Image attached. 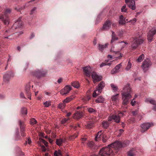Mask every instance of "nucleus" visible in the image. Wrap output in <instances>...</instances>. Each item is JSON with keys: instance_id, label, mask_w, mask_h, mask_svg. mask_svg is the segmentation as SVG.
Listing matches in <instances>:
<instances>
[{"instance_id": "1", "label": "nucleus", "mask_w": 156, "mask_h": 156, "mask_svg": "<svg viewBox=\"0 0 156 156\" xmlns=\"http://www.w3.org/2000/svg\"><path fill=\"white\" fill-rule=\"evenodd\" d=\"M121 94L122 100V107L125 108L129 102V100L132 97L130 93L131 90L130 84H127L123 88Z\"/></svg>"}, {"instance_id": "2", "label": "nucleus", "mask_w": 156, "mask_h": 156, "mask_svg": "<svg viewBox=\"0 0 156 156\" xmlns=\"http://www.w3.org/2000/svg\"><path fill=\"white\" fill-rule=\"evenodd\" d=\"M132 38L133 40L132 42L131 47L133 50H135L138 45L143 43L144 41L140 34H136L134 37H133Z\"/></svg>"}, {"instance_id": "3", "label": "nucleus", "mask_w": 156, "mask_h": 156, "mask_svg": "<svg viewBox=\"0 0 156 156\" xmlns=\"http://www.w3.org/2000/svg\"><path fill=\"white\" fill-rule=\"evenodd\" d=\"M105 86V83H104L101 81L98 84V86L97 88V89L94 91L93 94V97H95L97 94H99L102 92V90Z\"/></svg>"}, {"instance_id": "4", "label": "nucleus", "mask_w": 156, "mask_h": 156, "mask_svg": "<svg viewBox=\"0 0 156 156\" xmlns=\"http://www.w3.org/2000/svg\"><path fill=\"white\" fill-rule=\"evenodd\" d=\"M46 74V72L43 70H37L32 73V75L38 78L44 76Z\"/></svg>"}, {"instance_id": "5", "label": "nucleus", "mask_w": 156, "mask_h": 156, "mask_svg": "<svg viewBox=\"0 0 156 156\" xmlns=\"http://www.w3.org/2000/svg\"><path fill=\"white\" fill-rule=\"evenodd\" d=\"M151 65V61L148 59H145L142 63V68L144 72H146L148 70V69Z\"/></svg>"}, {"instance_id": "6", "label": "nucleus", "mask_w": 156, "mask_h": 156, "mask_svg": "<svg viewBox=\"0 0 156 156\" xmlns=\"http://www.w3.org/2000/svg\"><path fill=\"white\" fill-rule=\"evenodd\" d=\"M13 76V73L11 72H7L3 75V81L6 83H8L10 80V78Z\"/></svg>"}, {"instance_id": "7", "label": "nucleus", "mask_w": 156, "mask_h": 156, "mask_svg": "<svg viewBox=\"0 0 156 156\" xmlns=\"http://www.w3.org/2000/svg\"><path fill=\"white\" fill-rule=\"evenodd\" d=\"M152 123L150 124L149 123H144L142 124L140 126L141 129H140L141 131L142 132H144L146 131L149 128L153 126Z\"/></svg>"}, {"instance_id": "8", "label": "nucleus", "mask_w": 156, "mask_h": 156, "mask_svg": "<svg viewBox=\"0 0 156 156\" xmlns=\"http://www.w3.org/2000/svg\"><path fill=\"white\" fill-rule=\"evenodd\" d=\"M71 90L72 87L70 85H67L61 90L60 93L62 95H66Z\"/></svg>"}, {"instance_id": "9", "label": "nucleus", "mask_w": 156, "mask_h": 156, "mask_svg": "<svg viewBox=\"0 0 156 156\" xmlns=\"http://www.w3.org/2000/svg\"><path fill=\"white\" fill-rule=\"evenodd\" d=\"M126 3L128 7L133 10L136 9L135 1L134 0H125Z\"/></svg>"}, {"instance_id": "10", "label": "nucleus", "mask_w": 156, "mask_h": 156, "mask_svg": "<svg viewBox=\"0 0 156 156\" xmlns=\"http://www.w3.org/2000/svg\"><path fill=\"white\" fill-rule=\"evenodd\" d=\"M91 75L94 83L99 81L101 80V76L98 75L96 73L94 72L92 73Z\"/></svg>"}, {"instance_id": "11", "label": "nucleus", "mask_w": 156, "mask_h": 156, "mask_svg": "<svg viewBox=\"0 0 156 156\" xmlns=\"http://www.w3.org/2000/svg\"><path fill=\"white\" fill-rule=\"evenodd\" d=\"M30 82H29L27 84L25 87V92L27 94L28 98L31 99V94L30 92Z\"/></svg>"}, {"instance_id": "12", "label": "nucleus", "mask_w": 156, "mask_h": 156, "mask_svg": "<svg viewBox=\"0 0 156 156\" xmlns=\"http://www.w3.org/2000/svg\"><path fill=\"white\" fill-rule=\"evenodd\" d=\"M111 23L109 20L106 21L103 25L102 28L100 29L101 31H106L108 30L111 27Z\"/></svg>"}, {"instance_id": "13", "label": "nucleus", "mask_w": 156, "mask_h": 156, "mask_svg": "<svg viewBox=\"0 0 156 156\" xmlns=\"http://www.w3.org/2000/svg\"><path fill=\"white\" fill-rule=\"evenodd\" d=\"M0 19L2 20L5 25L8 26L9 23V19L5 14L4 16L2 15L0 16Z\"/></svg>"}, {"instance_id": "14", "label": "nucleus", "mask_w": 156, "mask_h": 156, "mask_svg": "<svg viewBox=\"0 0 156 156\" xmlns=\"http://www.w3.org/2000/svg\"><path fill=\"white\" fill-rule=\"evenodd\" d=\"M83 69L85 74L88 77H90L91 75V68L89 66L83 67Z\"/></svg>"}, {"instance_id": "15", "label": "nucleus", "mask_w": 156, "mask_h": 156, "mask_svg": "<svg viewBox=\"0 0 156 156\" xmlns=\"http://www.w3.org/2000/svg\"><path fill=\"white\" fill-rule=\"evenodd\" d=\"M156 34V29H154L153 30L150 31L147 35V38L148 41L151 42L152 41L153 38V35Z\"/></svg>"}, {"instance_id": "16", "label": "nucleus", "mask_w": 156, "mask_h": 156, "mask_svg": "<svg viewBox=\"0 0 156 156\" xmlns=\"http://www.w3.org/2000/svg\"><path fill=\"white\" fill-rule=\"evenodd\" d=\"M21 17H20L18 20L14 23L13 26H15L17 25V27H16V28L23 27V23L21 20Z\"/></svg>"}, {"instance_id": "17", "label": "nucleus", "mask_w": 156, "mask_h": 156, "mask_svg": "<svg viewBox=\"0 0 156 156\" xmlns=\"http://www.w3.org/2000/svg\"><path fill=\"white\" fill-rule=\"evenodd\" d=\"M122 66V63H120L117 65L115 68L112 69L111 71V73L112 74H115L119 72V69Z\"/></svg>"}, {"instance_id": "18", "label": "nucleus", "mask_w": 156, "mask_h": 156, "mask_svg": "<svg viewBox=\"0 0 156 156\" xmlns=\"http://www.w3.org/2000/svg\"><path fill=\"white\" fill-rule=\"evenodd\" d=\"M145 102L147 103L149 102L150 103L155 105V106L153 108V110L156 111V101L153 99L147 98L145 100Z\"/></svg>"}, {"instance_id": "19", "label": "nucleus", "mask_w": 156, "mask_h": 156, "mask_svg": "<svg viewBox=\"0 0 156 156\" xmlns=\"http://www.w3.org/2000/svg\"><path fill=\"white\" fill-rule=\"evenodd\" d=\"M137 151L135 148H132L127 152L128 156H135L137 154Z\"/></svg>"}, {"instance_id": "20", "label": "nucleus", "mask_w": 156, "mask_h": 156, "mask_svg": "<svg viewBox=\"0 0 156 156\" xmlns=\"http://www.w3.org/2000/svg\"><path fill=\"white\" fill-rule=\"evenodd\" d=\"M126 21H128V20L126 19V20L125 18L124 17L123 15H121L120 16L119 21V24H125L126 23Z\"/></svg>"}, {"instance_id": "21", "label": "nucleus", "mask_w": 156, "mask_h": 156, "mask_svg": "<svg viewBox=\"0 0 156 156\" xmlns=\"http://www.w3.org/2000/svg\"><path fill=\"white\" fill-rule=\"evenodd\" d=\"M19 124L20 126V131H25V126L24 122L20 120L19 121Z\"/></svg>"}, {"instance_id": "22", "label": "nucleus", "mask_w": 156, "mask_h": 156, "mask_svg": "<svg viewBox=\"0 0 156 156\" xmlns=\"http://www.w3.org/2000/svg\"><path fill=\"white\" fill-rule=\"evenodd\" d=\"M105 101V99L102 96H100L96 99L95 101L97 103H103Z\"/></svg>"}, {"instance_id": "23", "label": "nucleus", "mask_w": 156, "mask_h": 156, "mask_svg": "<svg viewBox=\"0 0 156 156\" xmlns=\"http://www.w3.org/2000/svg\"><path fill=\"white\" fill-rule=\"evenodd\" d=\"M102 131H100L98 132V133L96 135L95 137V140L96 141H98L99 140H100L101 138V137L102 136V134H101Z\"/></svg>"}, {"instance_id": "24", "label": "nucleus", "mask_w": 156, "mask_h": 156, "mask_svg": "<svg viewBox=\"0 0 156 156\" xmlns=\"http://www.w3.org/2000/svg\"><path fill=\"white\" fill-rule=\"evenodd\" d=\"M109 123L107 121H103L102 122V125L103 127L105 129H107L109 126Z\"/></svg>"}, {"instance_id": "25", "label": "nucleus", "mask_w": 156, "mask_h": 156, "mask_svg": "<svg viewBox=\"0 0 156 156\" xmlns=\"http://www.w3.org/2000/svg\"><path fill=\"white\" fill-rule=\"evenodd\" d=\"M74 98V97L73 95L69 97H68L64 100L63 102L65 103H68L73 100Z\"/></svg>"}, {"instance_id": "26", "label": "nucleus", "mask_w": 156, "mask_h": 156, "mask_svg": "<svg viewBox=\"0 0 156 156\" xmlns=\"http://www.w3.org/2000/svg\"><path fill=\"white\" fill-rule=\"evenodd\" d=\"M86 128L88 129H91L93 128L94 126V124L92 122H89L85 125Z\"/></svg>"}, {"instance_id": "27", "label": "nucleus", "mask_w": 156, "mask_h": 156, "mask_svg": "<svg viewBox=\"0 0 156 156\" xmlns=\"http://www.w3.org/2000/svg\"><path fill=\"white\" fill-rule=\"evenodd\" d=\"M71 85L74 87L78 88L80 87V84L78 81H74L71 83Z\"/></svg>"}, {"instance_id": "28", "label": "nucleus", "mask_w": 156, "mask_h": 156, "mask_svg": "<svg viewBox=\"0 0 156 156\" xmlns=\"http://www.w3.org/2000/svg\"><path fill=\"white\" fill-rule=\"evenodd\" d=\"M113 119L117 123L120 122V118L117 115H113Z\"/></svg>"}, {"instance_id": "29", "label": "nucleus", "mask_w": 156, "mask_h": 156, "mask_svg": "<svg viewBox=\"0 0 156 156\" xmlns=\"http://www.w3.org/2000/svg\"><path fill=\"white\" fill-rule=\"evenodd\" d=\"M108 44L106 43L105 44L102 45L100 44H98L99 49L100 50L102 51L104 48H106V47L108 45Z\"/></svg>"}, {"instance_id": "30", "label": "nucleus", "mask_w": 156, "mask_h": 156, "mask_svg": "<svg viewBox=\"0 0 156 156\" xmlns=\"http://www.w3.org/2000/svg\"><path fill=\"white\" fill-rule=\"evenodd\" d=\"M82 116V113L78 112H76L75 114V117L77 119H79Z\"/></svg>"}, {"instance_id": "31", "label": "nucleus", "mask_w": 156, "mask_h": 156, "mask_svg": "<svg viewBox=\"0 0 156 156\" xmlns=\"http://www.w3.org/2000/svg\"><path fill=\"white\" fill-rule=\"evenodd\" d=\"M102 138V141L103 143H105L106 142L107 140L109 139V137L107 135L102 134V136L101 137Z\"/></svg>"}, {"instance_id": "32", "label": "nucleus", "mask_w": 156, "mask_h": 156, "mask_svg": "<svg viewBox=\"0 0 156 156\" xmlns=\"http://www.w3.org/2000/svg\"><path fill=\"white\" fill-rule=\"evenodd\" d=\"M118 38L115 37V33L114 32H112V39L111 41V43H112L115 41L117 40Z\"/></svg>"}, {"instance_id": "33", "label": "nucleus", "mask_w": 156, "mask_h": 156, "mask_svg": "<svg viewBox=\"0 0 156 156\" xmlns=\"http://www.w3.org/2000/svg\"><path fill=\"white\" fill-rule=\"evenodd\" d=\"M63 142V140L62 139L60 138L59 139H57L56 140V144L58 146H61Z\"/></svg>"}, {"instance_id": "34", "label": "nucleus", "mask_w": 156, "mask_h": 156, "mask_svg": "<svg viewBox=\"0 0 156 156\" xmlns=\"http://www.w3.org/2000/svg\"><path fill=\"white\" fill-rule=\"evenodd\" d=\"M38 1V0H31L28 2L26 4V5H27V6H28L30 4H34L37 2Z\"/></svg>"}, {"instance_id": "35", "label": "nucleus", "mask_w": 156, "mask_h": 156, "mask_svg": "<svg viewBox=\"0 0 156 156\" xmlns=\"http://www.w3.org/2000/svg\"><path fill=\"white\" fill-rule=\"evenodd\" d=\"M144 55L143 54H142L140 55L138 58L137 59V61L140 62L142 61L143 59L144 58Z\"/></svg>"}, {"instance_id": "36", "label": "nucleus", "mask_w": 156, "mask_h": 156, "mask_svg": "<svg viewBox=\"0 0 156 156\" xmlns=\"http://www.w3.org/2000/svg\"><path fill=\"white\" fill-rule=\"evenodd\" d=\"M54 154L55 156H59L62 155L61 152L60 150L55 151Z\"/></svg>"}, {"instance_id": "37", "label": "nucleus", "mask_w": 156, "mask_h": 156, "mask_svg": "<svg viewBox=\"0 0 156 156\" xmlns=\"http://www.w3.org/2000/svg\"><path fill=\"white\" fill-rule=\"evenodd\" d=\"M91 96H88L87 97L84 98L83 100L84 102L86 103L91 99Z\"/></svg>"}, {"instance_id": "38", "label": "nucleus", "mask_w": 156, "mask_h": 156, "mask_svg": "<svg viewBox=\"0 0 156 156\" xmlns=\"http://www.w3.org/2000/svg\"><path fill=\"white\" fill-rule=\"evenodd\" d=\"M21 112L23 115H26L27 113V109L26 108L23 107L21 110Z\"/></svg>"}, {"instance_id": "39", "label": "nucleus", "mask_w": 156, "mask_h": 156, "mask_svg": "<svg viewBox=\"0 0 156 156\" xmlns=\"http://www.w3.org/2000/svg\"><path fill=\"white\" fill-rule=\"evenodd\" d=\"M87 110L88 112L90 113H94L96 112V111L95 110L91 108H88Z\"/></svg>"}, {"instance_id": "40", "label": "nucleus", "mask_w": 156, "mask_h": 156, "mask_svg": "<svg viewBox=\"0 0 156 156\" xmlns=\"http://www.w3.org/2000/svg\"><path fill=\"white\" fill-rule=\"evenodd\" d=\"M65 103H60L59 104L58 107L59 108L63 109V108L66 106Z\"/></svg>"}, {"instance_id": "41", "label": "nucleus", "mask_w": 156, "mask_h": 156, "mask_svg": "<svg viewBox=\"0 0 156 156\" xmlns=\"http://www.w3.org/2000/svg\"><path fill=\"white\" fill-rule=\"evenodd\" d=\"M131 66H132V64L129 61L128 63V64L127 66L126 67V69L127 71L129 70L131 68Z\"/></svg>"}, {"instance_id": "42", "label": "nucleus", "mask_w": 156, "mask_h": 156, "mask_svg": "<svg viewBox=\"0 0 156 156\" xmlns=\"http://www.w3.org/2000/svg\"><path fill=\"white\" fill-rule=\"evenodd\" d=\"M77 136L78 135L76 134L71 135L69 136V139L70 140H73L76 137H77Z\"/></svg>"}, {"instance_id": "43", "label": "nucleus", "mask_w": 156, "mask_h": 156, "mask_svg": "<svg viewBox=\"0 0 156 156\" xmlns=\"http://www.w3.org/2000/svg\"><path fill=\"white\" fill-rule=\"evenodd\" d=\"M119 94H117L113 96L112 98V99L113 101H116L118 97Z\"/></svg>"}, {"instance_id": "44", "label": "nucleus", "mask_w": 156, "mask_h": 156, "mask_svg": "<svg viewBox=\"0 0 156 156\" xmlns=\"http://www.w3.org/2000/svg\"><path fill=\"white\" fill-rule=\"evenodd\" d=\"M127 10V9L126 8V5H123L121 8V11L122 12H126Z\"/></svg>"}, {"instance_id": "45", "label": "nucleus", "mask_w": 156, "mask_h": 156, "mask_svg": "<svg viewBox=\"0 0 156 156\" xmlns=\"http://www.w3.org/2000/svg\"><path fill=\"white\" fill-rule=\"evenodd\" d=\"M69 119V118L68 119H66V118H64L63 119H62L61 121V123L62 124H64L65 123L67 122Z\"/></svg>"}, {"instance_id": "46", "label": "nucleus", "mask_w": 156, "mask_h": 156, "mask_svg": "<svg viewBox=\"0 0 156 156\" xmlns=\"http://www.w3.org/2000/svg\"><path fill=\"white\" fill-rule=\"evenodd\" d=\"M111 86L114 91H116L118 89L117 86L114 85L113 84H111Z\"/></svg>"}, {"instance_id": "47", "label": "nucleus", "mask_w": 156, "mask_h": 156, "mask_svg": "<svg viewBox=\"0 0 156 156\" xmlns=\"http://www.w3.org/2000/svg\"><path fill=\"white\" fill-rule=\"evenodd\" d=\"M37 122V120L34 119H31L30 121V124L32 125H34L36 124Z\"/></svg>"}, {"instance_id": "48", "label": "nucleus", "mask_w": 156, "mask_h": 156, "mask_svg": "<svg viewBox=\"0 0 156 156\" xmlns=\"http://www.w3.org/2000/svg\"><path fill=\"white\" fill-rule=\"evenodd\" d=\"M25 8V6H24L23 7H20V6H18L17 7H15V9L17 10V11H20V10H22L24 9Z\"/></svg>"}, {"instance_id": "49", "label": "nucleus", "mask_w": 156, "mask_h": 156, "mask_svg": "<svg viewBox=\"0 0 156 156\" xmlns=\"http://www.w3.org/2000/svg\"><path fill=\"white\" fill-rule=\"evenodd\" d=\"M39 140H40L41 141V142H43V143H44V145L46 146H47L48 145V143L46 142V141H45L44 140L42 139V138H40L39 139Z\"/></svg>"}, {"instance_id": "50", "label": "nucleus", "mask_w": 156, "mask_h": 156, "mask_svg": "<svg viewBox=\"0 0 156 156\" xmlns=\"http://www.w3.org/2000/svg\"><path fill=\"white\" fill-rule=\"evenodd\" d=\"M44 105L45 107H47L51 105V103L50 102L46 101L44 103Z\"/></svg>"}, {"instance_id": "51", "label": "nucleus", "mask_w": 156, "mask_h": 156, "mask_svg": "<svg viewBox=\"0 0 156 156\" xmlns=\"http://www.w3.org/2000/svg\"><path fill=\"white\" fill-rule=\"evenodd\" d=\"M71 127L75 129H76L78 127H80V125L79 124H77L76 125H71Z\"/></svg>"}, {"instance_id": "52", "label": "nucleus", "mask_w": 156, "mask_h": 156, "mask_svg": "<svg viewBox=\"0 0 156 156\" xmlns=\"http://www.w3.org/2000/svg\"><path fill=\"white\" fill-rule=\"evenodd\" d=\"M88 145L90 147H92L94 146V143L93 142H89L88 143Z\"/></svg>"}, {"instance_id": "53", "label": "nucleus", "mask_w": 156, "mask_h": 156, "mask_svg": "<svg viewBox=\"0 0 156 156\" xmlns=\"http://www.w3.org/2000/svg\"><path fill=\"white\" fill-rule=\"evenodd\" d=\"M116 54H120V56L117 57V58L118 59H120L122 57L123 55L119 53V51L115 52Z\"/></svg>"}, {"instance_id": "54", "label": "nucleus", "mask_w": 156, "mask_h": 156, "mask_svg": "<svg viewBox=\"0 0 156 156\" xmlns=\"http://www.w3.org/2000/svg\"><path fill=\"white\" fill-rule=\"evenodd\" d=\"M124 112H119L118 116H119L120 118V117H122L124 115Z\"/></svg>"}, {"instance_id": "55", "label": "nucleus", "mask_w": 156, "mask_h": 156, "mask_svg": "<svg viewBox=\"0 0 156 156\" xmlns=\"http://www.w3.org/2000/svg\"><path fill=\"white\" fill-rule=\"evenodd\" d=\"M11 12V10L10 9H7L5 11V14L6 13H9Z\"/></svg>"}, {"instance_id": "56", "label": "nucleus", "mask_w": 156, "mask_h": 156, "mask_svg": "<svg viewBox=\"0 0 156 156\" xmlns=\"http://www.w3.org/2000/svg\"><path fill=\"white\" fill-rule=\"evenodd\" d=\"M136 20V18H134L132 20H131L129 21V22H131L133 23H134Z\"/></svg>"}, {"instance_id": "57", "label": "nucleus", "mask_w": 156, "mask_h": 156, "mask_svg": "<svg viewBox=\"0 0 156 156\" xmlns=\"http://www.w3.org/2000/svg\"><path fill=\"white\" fill-rule=\"evenodd\" d=\"M63 79L62 78H59L57 80V82L59 84L61 83L63 81Z\"/></svg>"}, {"instance_id": "58", "label": "nucleus", "mask_w": 156, "mask_h": 156, "mask_svg": "<svg viewBox=\"0 0 156 156\" xmlns=\"http://www.w3.org/2000/svg\"><path fill=\"white\" fill-rule=\"evenodd\" d=\"M136 102V101H135L134 100V99H133L131 102V105H132V106H133L135 105V103Z\"/></svg>"}, {"instance_id": "59", "label": "nucleus", "mask_w": 156, "mask_h": 156, "mask_svg": "<svg viewBox=\"0 0 156 156\" xmlns=\"http://www.w3.org/2000/svg\"><path fill=\"white\" fill-rule=\"evenodd\" d=\"M34 36L35 34H34V33H31L30 35V39H31L34 38Z\"/></svg>"}, {"instance_id": "60", "label": "nucleus", "mask_w": 156, "mask_h": 156, "mask_svg": "<svg viewBox=\"0 0 156 156\" xmlns=\"http://www.w3.org/2000/svg\"><path fill=\"white\" fill-rule=\"evenodd\" d=\"M19 156H25L24 154L21 151H20Z\"/></svg>"}, {"instance_id": "61", "label": "nucleus", "mask_w": 156, "mask_h": 156, "mask_svg": "<svg viewBox=\"0 0 156 156\" xmlns=\"http://www.w3.org/2000/svg\"><path fill=\"white\" fill-rule=\"evenodd\" d=\"M112 120H113V115L110 116H109L108 118V121L109 122H111L112 121Z\"/></svg>"}, {"instance_id": "62", "label": "nucleus", "mask_w": 156, "mask_h": 156, "mask_svg": "<svg viewBox=\"0 0 156 156\" xmlns=\"http://www.w3.org/2000/svg\"><path fill=\"white\" fill-rule=\"evenodd\" d=\"M25 131H20V133H21V135L22 136H25L26 135H25Z\"/></svg>"}, {"instance_id": "63", "label": "nucleus", "mask_w": 156, "mask_h": 156, "mask_svg": "<svg viewBox=\"0 0 156 156\" xmlns=\"http://www.w3.org/2000/svg\"><path fill=\"white\" fill-rule=\"evenodd\" d=\"M37 9L36 7L34 8L33 9L31 10L30 12V14H32L34 12V11H35Z\"/></svg>"}, {"instance_id": "64", "label": "nucleus", "mask_w": 156, "mask_h": 156, "mask_svg": "<svg viewBox=\"0 0 156 156\" xmlns=\"http://www.w3.org/2000/svg\"><path fill=\"white\" fill-rule=\"evenodd\" d=\"M20 97L22 98H25V97H24V95L23 93L21 92L20 94Z\"/></svg>"}]
</instances>
